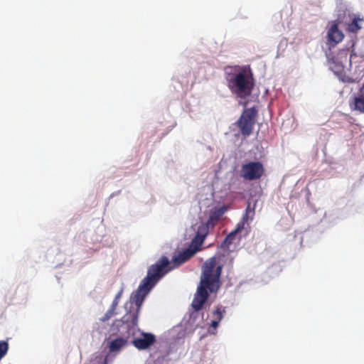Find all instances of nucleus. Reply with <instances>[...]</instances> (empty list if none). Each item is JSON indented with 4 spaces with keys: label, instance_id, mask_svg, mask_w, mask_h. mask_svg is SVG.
I'll return each instance as SVG.
<instances>
[{
    "label": "nucleus",
    "instance_id": "4",
    "mask_svg": "<svg viewBox=\"0 0 364 364\" xmlns=\"http://www.w3.org/2000/svg\"><path fill=\"white\" fill-rule=\"evenodd\" d=\"M257 116V110L255 107L247 108L235 122L243 136H249L252 133Z\"/></svg>",
    "mask_w": 364,
    "mask_h": 364
},
{
    "label": "nucleus",
    "instance_id": "11",
    "mask_svg": "<svg viewBox=\"0 0 364 364\" xmlns=\"http://www.w3.org/2000/svg\"><path fill=\"white\" fill-rule=\"evenodd\" d=\"M225 310L223 309L222 306H218L216 309L213 312V320L211 321L210 327L215 330L218 328L220 321L223 317V313Z\"/></svg>",
    "mask_w": 364,
    "mask_h": 364
},
{
    "label": "nucleus",
    "instance_id": "16",
    "mask_svg": "<svg viewBox=\"0 0 364 364\" xmlns=\"http://www.w3.org/2000/svg\"><path fill=\"white\" fill-rule=\"evenodd\" d=\"M116 309L110 306L109 309L107 311L105 315L101 318V321L105 322L108 321L115 314Z\"/></svg>",
    "mask_w": 364,
    "mask_h": 364
},
{
    "label": "nucleus",
    "instance_id": "17",
    "mask_svg": "<svg viewBox=\"0 0 364 364\" xmlns=\"http://www.w3.org/2000/svg\"><path fill=\"white\" fill-rule=\"evenodd\" d=\"M122 290H120L118 294L115 296L113 301H112V304H111V306H112L113 308L116 309L117 308V306L118 305V303H119V300L122 296Z\"/></svg>",
    "mask_w": 364,
    "mask_h": 364
},
{
    "label": "nucleus",
    "instance_id": "5",
    "mask_svg": "<svg viewBox=\"0 0 364 364\" xmlns=\"http://www.w3.org/2000/svg\"><path fill=\"white\" fill-rule=\"evenodd\" d=\"M227 210L228 208L225 205L212 209L207 222L201 223L198 226L196 234L205 240L209 232V229L214 228Z\"/></svg>",
    "mask_w": 364,
    "mask_h": 364
},
{
    "label": "nucleus",
    "instance_id": "19",
    "mask_svg": "<svg viewBox=\"0 0 364 364\" xmlns=\"http://www.w3.org/2000/svg\"><path fill=\"white\" fill-rule=\"evenodd\" d=\"M247 222L245 221L244 218H242V221L237 225V228L234 231H236V233L240 232L244 228L245 224Z\"/></svg>",
    "mask_w": 364,
    "mask_h": 364
},
{
    "label": "nucleus",
    "instance_id": "3",
    "mask_svg": "<svg viewBox=\"0 0 364 364\" xmlns=\"http://www.w3.org/2000/svg\"><path fill=\"white\" fill-rule=\"evenodd\" d=\"M250 78L251 74L245 69L235 74H228L226 77L229 89L240 97H245L251 94L254 84Z\"/></svg>",
    "mask_w": 364,
    "mask_h": 364
},
{
    "label": "nucleus",
    "instance_id": "15",
    "mask_svg": "<svg viewBox=\"0 0 364 364\" xmlns=\"http://www.w3.org/2000/svg\"><path fill=\"white\" fill-rule=\"evenodd\" d=\"M8 350V342L5 341H0V360L6 355Z\"/></svg>",
    "mask_w": 364,
    "mask_h": 364
},
{
    "label": "nucleus",
    "instance_id": "8",
    "mask_svg": "<svg viewBox=\"0 0 364 364\" xmlns=\"http://www.w3.org/2000/svg\"><path fill=\"white\" fill-rule=\"evenodd\" d=\"M156 341L154 335L149 333H142L141 337L135 338L132 341L134 347L139 350L149 348Z\"/></svg>",
    "mask_w": 364,
    "mask_h": 364
},
{
    "label": "nucleus",
    "instance_id": "1",
    "mask_svg": "<svg viewBox=\"0 0 364 364\" xmlns=\"http://www.w3.org/2000/svg\"><path fill=\"white\" fill-rule=\"evenodd\" d=\"M169 260L167 257H161L154 264L149 267L146 277L141 281L136 294L126 303L127 312L123 316V321L133 326L138 323L139 314L146 296L168 271Z\"/></svg>",
    "mask_w": 364,
    "mask_h": 364
},
{
    "label": "nucleus",
    "instance_id": "18",
    "mask_svg": "<svg viewBox=\"0 0 364 364\" xmlns=\"http://www.w3.org/2000/svg\"><path fill=\"white\" fill-rule=\"evenodd\" d=\"M236 231H232L225 239V242L230 244L236 235Z\"/></svg>",
    "mask_w": 364,
    "mask_h": 364
},
{
    "label": "nucleus",
    "instance_id": "2",
    "mask_svg": "<svg viewBox=\"0 0 364 364\" xmlns=\"http://www.w3.org/2000/svg\"><path fill=\"white\" fill-rule=\"evenodd\" d=\"M223 266L218 264L215 257L207 259L202 267L200 286L198 287L191 306L195 311H200L208 297L207 289L210 292L217 291L220 287V277Z\"/></svg>",
    "mask_w": 364,
    "mask_h": 364
},
{
    "label": "nucleus",
    "instance_id": "9",
    "mask_svg": "<svg viewBox=\"0 0 364 364\" xmlns=\"http://www.w3.org/2000/svg\"><path fill=\"white\" fill-rule=\"evenodd\" d=\"M328 36L329 41H333L336 44L341 42L344 37L343 33L338 30L337 24L331 26L328 31Z\"/></svg>",
    "mask_w": 364,
    "mask_h": 364
},
{
    "label": "nucleus",
    "instance_id": "7",
    "mask_svg": "<svg viewBox=\"0 0 364 364\" xmlns=\"http://www.w3.org/2000/svg\"><path fill=\"white\" fill-rule=\"evenodd\" d=\"M264 173V168L260 161H250L241 166L240 176L246 181L259 179Z\"/></svg>",
    "mask_w": 364,
    "mask_h": 364
},
{
    "label": "nucleus",
    "instance_id": "6",
    "mask_svg": "<svg viewBox=\"0 0 364 364\" xmlns=\"http://www.w3.org/2000/svg\"><path fill=\"white\" fill-rule=\"evenodd\" d=\"M203 242L204 240L196 234L194 237L192 239L188 247L182 252H180L173 257V261L175 266H179L190 259L197 252L200 250V247Z\"/></svg>",
    "mask_w": 364,
    "mask_h": 364
},
{
    "label": "nucleus",
    "instance_id": "12",
    "mask_svg": "<svg viewBox=\"0 0 364 364\" xmlns=\"http://www.w3.org/2000/svg\"><path fill=\"white\" fill-rule=\"evenodd\" d=\"M350 107L353 109L364 114V92H360V95L354 98Z\"/></svg>",
    "mask_w": 364,
    "mask_h": 364
},
{
    "label": "nucleus",
    "instance_id": "10",
    "mask_svg": "<svg viewBox=\"0 0 364 364\" xmlns=\"http://www.w3.org/2000/svg\"><path fill=\"white\" fill-rule=\"evenodd\" d=\"M127 341L125 338L119 337L109 342V349L110 352H115L119 350L125 346Z\"/></svg>",
    "mask_w": 364,
    "mask_h": 364
},
{
    "label": "nucleus",
    "instance_id": "14",
    "mask_svg": "<svg viewBox=\"0 0 364 364\" xmlns=\"http://www.w3.org/2000/svg\"><path fill=\"white\" fill-rule=\"evenodd\" d=\"M256 205V201L255 202L253 207H251L250 203H247V206L245 210V214L243 218L245 221H248L249 220H252L255 215V208Z\"/></svg>",
    "mask_w": 364,
    "mask_h": 364
},
{
    "label": "nucleus",
    "instance_id": "13",
    "mask_svg": "<svg viewBox=\"0 0 364 364\" xmlns=\"http://www.w3.org/2000/svg\"><path fill=\"white\" fill-rule=\"evenodd\" d=\"M363 21L360 18H354L353 20L348 24V31L351 33H357L361 26L359 25V21Z\"/></svg>",
    "mask_w": 364,
    "mask_h": 364
}]
</instances>
